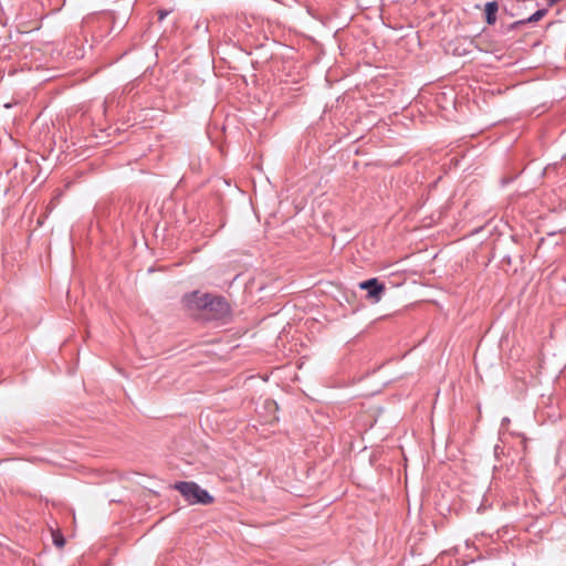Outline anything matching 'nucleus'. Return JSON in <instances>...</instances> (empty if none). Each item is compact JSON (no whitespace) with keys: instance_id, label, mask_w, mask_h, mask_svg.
I'll return each instance as SVG.
<instances>
[{"instance_id":"nucleus-4","label":"nucleus","mask_w":566,"mask_h":566,"mask_svg":"<svg viewBox=\"0 0 566 566\" xmlns=\"http://www.w3.org/2000/svg\"><path fill=\"white\" fill-rule=\"evenodd\" d=\"M358 286L360 290L367 292V297L373 302H379L386 291L385 284L379 282L376 277L363 281Z\"/></svg>"},{"instance_id":"nucleus-2","label":"nucleus","mask_w":566,"mask_h":566,"mask_svg":"<svg viewBox=\"0 0 566 566\" xmlns=\"http://www.w3.org/2000/svg\"><path fill=\"white\" fill-rule=\"evenodd\" d=\"M207 305L205 311L207 313V319L218 321L222 324L231 321L232 310L224 296L212 294Z\"/></svg>"},{"instance_id":"nucleus-6","label":"nucleus","mask_w":566,"mask_h":566,"mask_svg":"<svg viewBox=\"0 0 566 566\" xmlns=\"http://www.w3.org/2000/svg\"><path fill=\"white\" fill-rule=\"evenodd\" d=\"M499 10V4L496 1H490L485 3V22L489 25H493L496 22V13Z\"/></svg>"},{"instance_id":"nucleus-1","label":"nucleus","mask_w":566,"mask_h":566,"mask_svg":"<svg viewBox=\"0 0 566 566\" xmlns=\"http://www.w3.org/2000/svg\"><path fill=\"white\" fill-rule=\"evenodd\" d=\"M177 490L186 502L189 504H202L209 505L213 503L214 499L207 490L201 489L196 482L192 481H179L172 486Z\"/></svg>"},{"instance_id":"nucleus-5","label":"nucleus","mask_w":566,"mask_h":566,"mask_svg":"<svg viewBox=\"0 0 566 566\" xmlns=\"http://www.w3.org/2000/svg\"><path fill=\"white\" fill-rule=\"evenodd\" d=\"M547 12H548V9H546V8L538 9L528 18L515 21V22L511 23L510 25H507V31H514L517 28L525 25L527 23L537 22L541 19H543L547 14Z\"/></svg>"},{"instance_id":"nucleus-8","label":"nucleus","mask_w":566,"mask_h":566,"mask_svg":"<svg viewBox=\"0 0 566 566\" xmlns=\"http://www.w3.org/2000/svg\"><path fill=\"white\" fill-rule=\"evenodd\" d=\"M168 14H169V11H167V10H159L158 11V20L163 21Z\"/></svg>"},{"instance_id":"nucleus-7","label":"nucleus","mask_w":566,"mask_h":566,"mask_svg":"<svg viewBox=\"0 0 566 566\" xmlns=\"http://www.w3.org/2000/svg\"><path fill=\"white\" fill-rule=\"evenodd\" d=\"M52 538H53V544L56 547L62 548L65 545V538H64V536L61 533L53 532Z\"/></svg>"},{"instance_id":"nucleus-3","label":"nucleus","mask_w":566,"mask_h":566,"mask_svg":"<svg viewBox=\"0 0 566 566\" xmlns=\"http://www.w3.org/2000/svg\"><path fill=\"white\" fill-rule=\"evenodd\" d=\"M211 293H201L200 291H192L189 293H186L181 297L182 306L189 311H206V307L208 306V301L211 298Z\"/></svg>"}]
</instances>
